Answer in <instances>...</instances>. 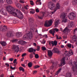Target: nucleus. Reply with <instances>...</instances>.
<instances>
[{
  "instance_id": "nucleus-1",
  "label": "nucleus",
  "mask_w": 77,
  "mask_h": 77,
  "mask_svg": "<svg viewBox=\"0 0 77 77\" xmlns=\"http://www.w3.org/2000/svg\"><path fill=\"white\" fill-rule=\"evenodd\" d=\"M11 10H12V12H11V14H13V15L15 16L19 19H23V14L20 10L18 9H15L13 7H11Z\"/></svg>"
},
{
  "instance_id": "nucleus-2",
  "label": "nucleus",
  "mask_w": 77,
  "mask_h": 77,
  "mask_svg": "<svg viewBox=\"0 0 77 77\" xmlns=\"http://www.w3.org/2000/svg\"><path fill=\"white\" fill-rule=\"evenodd\" d=\"M11 8H12V7H9L7 8V10L9 14H9L7 17L8 20H11V16H12L11 15H13V14L11 13V12L13 13V11H12V9H11Z\"/></svg>"
},
{
  "instance_id": "nucleus-3",
  "label": "nucleus",
  "mask_w": 77,
  "mask_h": 77,
  "mask_svg": "<svg viewBox=\"0 0 77 77\" xmlns=\"http://www.w3.org/2000/svg\"><path fill=\"white\" fill-rule=\"evenodd\" d=\"M53 24V20L51 19L49 20H46L45 23V27H50Z\"/></svg>"
},
{
  "instance_id": "nucleus-4",
  "label": "nucleus",
  "mask_w": 77,
  "mask_h": 77,
  "mask_svg": "<svg viewBox=\"0 0 77 77\" xmlns=\"http://www.w3.org/2000/svg\"><path fill=\"white\" fill-rule=\"evenodd\" d=\"M76 17L75 14L73 12L71 13L68 16V17L70 20H74Z\"/></svg>"
},
{
  "instance_id": "nucleus-5",
  "label": "nucleus",
  "mask_w": 77,
  "mask_h": 77,
  "mask_svg": "<svg viewBox=\"0 0 77 77\" xmlns=\"http://www.w3.org/2000/svg\"><path fill=\"white\" fill-rule=\"evenodd\" d=\"M7 26H0V30L1 32H5L6 31H7Z\"/></svg>"
},
{
  "instance_id": "nucleus-6",
  "label": "nucleus",
  "mask_w": 77,
  "mask_h": 77,
  "mask_svg": "<svg viewBox=\"0 0 77 77\" xmlns=\"http://www.w3.org/2000/svg\"><path fill=\"white\" fill-rule=\"evenodd\" d=\"M13 51H14L15 52L18 53L20 50V48L18 47V46H17L15 45H14L13 48Z\"/></svg>"
},
{
  "instance_id": "nucleus-7",
  "label": "nucleus",
  "mask_w": 77,
  "mask_h": 77,
  "mask_svg": "<svg viewBox=\"0 0 77 77\" xmlns=\"http://www.w3.org/2000/svg\"><path fill=\"white\" fill-rule=\"evenodd\" d=\"M65 60H66L65 57H64L62 58L60 65L59 64L60 66H61L62 65L63 66L66 64V63H65Z\"/></svg>"
},
{
  "instance_id": "nucleus-8",
  "label": "nucleus",
  "mask_w": 77,
  "mask_h": 77,
  "mask_svg": "<svg viewBox=\"0 0 77 77\" xmlns=\"http://www.w3.org/2000/svg\"><path fill=\"white\" fill-rule=\"evenodd\" d=\"M55 31H56V32H59V29L57 28H55L53 30H50V33H51V34H52V35L53 36H54V33H55Z\"/></svg>"
},
{
  "instance_id": "nucleus-9",
  "label": "nucleus",
  "mask_w": 77,
  "mask_h": 77,
  "mask_svg": "<svg viewBox=\"0 0 77 77\" xmlns=\"http://www.w3.org/2000/svg\"><path fill=\"white\" fill-rule=\"evenodd\" d=\"M52 51L54 53H57V54H60V51L57 48H54Z\"/></svg>"
},
{
  "instance_id": "nucleus-10",
  "label": "nucleus",
  "mask_w": 77,
  "mask_h": 77,
  "mask_svg": "<svg viewBox=\"0 0 77 77\" xmlns=\"http://www.w3.org/2000/svg\"><path fill=\"white\" fill-rule=\"evenodd\" d=\"M0 12L2 14L5 15H7V13L6 12V10L4 8H2L0 10Z\"/></svg>"
},
{
  "instance_id": "nucleus-11",
  "label": "nucleus",
  "mask_w": 77,
  "mask_h": 77,
  "mask_svg": "<svg viewBox=\"0 0 77 77\" xmlns=\"http://www.w3.org/2000/svg\"><path fill=\"white\" fill-rule=\"evenodd\" d=\"M53 6H54V4L52 2H50L48 3V8H50L51 7Z\"/></svg>"
},
{
  "instance_id": "nucleus-12",
  "label": "nucleus",
  "mask_w": 77,
  "mask_h": 77,
  "mask_svg": "<svg viewBox=\"0 0 77 77\" xmlns=\"http://www.w3.org/2000/svg\"><path fill=\"white\" fill-rule=\"evenodd\" d=\"M48 55L49 57H51L52 56V55H53V52H52L51 51L48 50Z\"/></svg>"
},
{
  "instance_id": "nucleus-13",
  "label": "nucleus",
  "mask_w": 77,
  "mask_h": 77,
  "mask_svg": "<svg viewBox=\"0 0 77 77\" xmlns=\"http://www.w3.org/2000/svg\"><path fill=\"white\" fill-rule=\"evenodd\" d=\"M66 17V14L65 12L62 13L60 16V17L61 18H62V19L63 18H65Z\"/></svg>"
},
{
  "instance_id": "nucleus-14",
  "label": "nucleus",
  "mask_w": 77,
  "mask_h": 77,
  "mask_svg": "<svg viewBox=\"0 0 77 77\" xmlns=\"http://www.w3.org/2000/svg\"><path fill=\"white\" fill-rule=\"evenodd\" d=\"M23 33L21 32H17L16 34V36H17V38H20L22 36Z\"/></svg>"
},
{
  "instance_id": "nucleus-15",
  "label": "nucleus",
  "mask_w": 77,
  "mask_h": 77,
  "mask_svg": "<svg viewBox=\"0 0 77 77\" xmlns=\"http://www.w3.org/2000/svg\"><path fill=\"white\" fill-rule=\"evenodd\" d=\"M60 29L61 31L63 32V33H66V32L68 30V29L67 27H66L63 30V29H62V28H60Z\"/></svg>"
},
{
  "instance_id": "nucleus-16",
  "label": "nucleus",
  "mask_w": 77,
  "mask_h": 77,
  "mask_svg": "<svg viewBox=\"0 0 77 77\" xmlns=\"http://www.w3.org/2000/svg\"><path fill=\"white\" fill-rule=\"evenodd\" d=\"M60 6L59 3H57L56 5V7H55V12H56L57 9H60Z\"/></svg>"
},
{
  "instance_id": "nucleus-17",
  "label": "nucleus",
  "mask_w": 77,
  "mask_h": 77,
  "mask_svg": "<svg viewBox=\"0 0 77 77\" xmlns=\"http://www.w3.org/2000/svg\"><path fill=\"white\" fill-rule=\"evenodd\" d=\"M15 5L17 8H19L20 9L21 8V5L19 3H16L15 4Z\"/></svg>"
},
{
  "instance_id": "nucleus-18",
  "label": "nucleus",
  "mask_w": 77,
  "mask_h": 77,
  "mask_svg": "<svg viewBox=\"0 0 77 77\" xmlns=\"http://www.w3.org/2000/svg\"><path fill=\"white\" fill-rule=\"evenodd\" d=\"M29 24H31L32 23H33V19L32 18L29 17Z\"/></svg>"
},
{
  "instance_id": "nucleus-19",
  "label": "nucleus",
  "mask_w": 77,
  "mask_h": 77,
  "mask_svg": "<svg viewBox=\"0 0 77 77\" xmlns=\"http://www.w3.org/2000/svg\"><path fill=\"white\" fill-rule=\"evenodd\" d=\"M6 36L8 37H11L12 36V32H8L6 34Z\"/></svg>"
},
{
  "instance_id": "nucleus-20",
  "label": "nucleus",
  "mask_w": 77,
  "mask_h": 77,
  "mask_svg": "<svg viewBox=\"0 0 77 77\" xmlns=\"http://www.w3.org/2000/svg\"><path fill=\"white\" fill-rule=\"evenodd\" d=\"M72 40L75 42L77 41V36L75 35H74L72 37Z\"/></svg>"
},
{
  "instance_id": "nucleus-21",
  "label": "nucleus",
  "mask_w": 77,
  "mask_h": 77,
  "mask_svg": "<svg viewBox=\"0 0 77 77\" xmlns=\"http://www.w3.org/2000/svg\"><path fill=\"white\" fill-rule=\"evenodd\" d=\"M36 51V50H34L32 48H31L29 49V53H31V52H33V51Z\"/></svg>"
},
{
  "instance_id": "nucleus-22",
  "label": "nucleus",
  "mask_w": 77,
  "mask_h": 77,
  "mask_svg": "<svg viewBox=\"0 0 77 77\" xmlns=\"http://www.w3.org/2000/svg\"><path fill=\"white\" fill-rule=\"evenodd\" d=\"M59 23H60V20H58L56 21L54 23V25L55 27H57V26L58 25V24H59Z\"/></svg>"
},
{
  "instance_id": "nucleus-23",
  "label": "nucleus",
  "mask_w": 77,
  "mask_h": 77,
  "mask_svg": "<svg viewBox=\"0 0 77 77\" xmlns=\"http://www.w3.org/2000/svg\"><path fill=\"white\" fill-rule=\"evenodd\" d=\"M41 0H37L35 2V3L37 5H41L42 4L41 2Z\"/></svg>"
},
{
  "instance_id": "nucleus-24",
  "label": "nucleus",
  "mask_w": 77,
  "mask_h": 77,
  "mask_svg": "<svg viewBox=\"0 0 77 77\" xmlns=\"http://www.w3.org/2000/svg\"><path fill=\"white\" fill-rule=\"evenodd\" d=\"M55 9H56V7H55V5L54 4V6H52L51 8H50V9L51 10H54V12H52V13L53 14L54 12H55Z\"/></svg>"
},
{
  "instance_id": "nucleus-25",
  "label": "nucleus",
  "mask_w": 77,
  "mask_h": 77,
  "mask_svg": "<svg viewBox=\"0 0 77 77\" xmlns=\"http://www.w3.org/2000/svg\"><path fill=\"white\" fill-rule=\"evenodd\" d=\"M73 54V53L71 51V52H69L67 54H66V56H71V55H72Z\"/></svg>"
},
{
  "instance_id": "nucleus-26",
  "label": "nucleus",
  "mask_w": 77,
  "mask_h": 77,
  "mask_svg": "<svg viewBox=\"0 0 77 77\" xmlns=\"http://www.w3.org/2000/svg\"><path fill=\"white\" fill-rule=\"evenodd\" d=\"M0 44H1L2 46H6V43L5 42H0Z\"/></svg>"
},
{
  "instance_id": "nucleus-27",
  "label": "nucleus",
  "mask_w": 77,
  "mask_h": 77,
  "mask_svg": "<svg viewBox=\"0 0 77 77\" xmlns=\"http://www.w3.org/2000/svg\"><path fill=\"white\" fill-rule=\"evenodd\" d=\"M30 13L31 14H35V10L33 9H30Z\"/></svg>"
},
{
  "instance_id": "nucleus-28",
  "label": "nucleus",
  "mask_w": 77,
  "mask_h": 77,
  "mask_svg": "<svg viewBox=\"0 0 77 77\" xmlns=\"http://www.w3.org/2000/svg\"><path fill=\"white\" fill-rule=\"evenodd\" d=\"M66 77H72V75L70 73H67L66 75Z\"/></svg>"
},
{
  "instance_id": "nucleus-29",
  "label": "nucleus",
  "mask_w": 77,
  "mask_h": 77,
  "mask_svg": "<svg viewBox=\"0 0 77 77\" xmlns=\"http://www.w3.org/2000/svg\"><path fill=\"white\" fill-rule=\"evenodd\" d=\"M72 71L73 72H75L76 74H77V69H75V67H74L72 69Z\"/></svg>"
},
{
  "instance_id": "nucleus-30",
  "label": "nucleus",
  "mask_w": 77,
  "mask_h": 77,
  "mask_svg": "<svg viewBox=\"0 0 77 77\" xmlns=\"http://www.w3.org/2000/svg\"><path fill=\"white\" fill-rule=\"evenodd\" d=\"M6 2L8 4H12V2L11 0H6Z\"/></svg>"
},
{
  "instance_id": "nucleus-31",
  "label": "nucleus",
  "mask_w": 77,
  "mask_h": 77,
  "mask_svg": "<svg viewBox=\"0 0 77 77\" xmlns=\"http://www.w3.org/2000/svg\"><path fill=\"white\" fill-rule=\"evenodd\" d=\"M61 70H62V68L60 69H59L58 70V71L56 72L55 73L56 75H58V74H59V73H60V71H61Z\"/></svg>"
},
{
  "instance_id": "nucleus-32",
  "label": "nucleus",
  "mask_w": 77,
  "mask_h": 77,
  "mask_svg": "<svg viewBox=\"0 0 77 77\" xmlns=\"http://www.w3.org/2000/svg\"><path fill=\"white\" fill-rule=\"evenodd\" d=\"M72 3L73 5H76V4H77V0H74V1L72 2Z\"/></svg>"
},
{
  "instance_id": "nucleus-33",
  "label": "nucleus",
  "mask_w": 77,
  "mask_h": 77,
  "mask_svg": "<svg viewBox=\"0 0 77 77\" xmlns=\"http://www.w3.org/2000/svg\"><path fill=\"white\" fill-rule=\"evenodd\" d=\"M19 69L20 71H22L23 72H24L25 70L23 67H19Z\"/></svg>"
},
{
  "instance_id": "nucleus-34",
  "label": "nucleus",
  "mask_w": 77,
  "mask_h": 77,
  "mask_svg": "<svg viewBox=\"0 0 77 77\" xmlns=\"http://www.w3.org/2000/svg\"><path fill=\"white\" fill-rule=\"evenodd\" d=\"M63 20H62V23H66L67 22V19L66 18L62 19Z\"/></svg>"
},
{
  "instance_id": "nucleus-35",
  "label": "nucleus",
  "mask_w": 77,
  "mask_h": 77,
  "mask_svg": "<svg viewBox=\"0 0 77 77\" xmlns=\"http://www.w3.org/2000/svg\"><path fill=\"white\" fill-rule=\"evenodd\" d=\"M27 35L25 34V35L23 37V39H24V40H25V39H27Z\"/></svg>"
},
{
  "instance_id": "nucleus-36",
  "label": "nucleus",
  "mask_w": 77,
  "mask_h": 77,
  "mask_svg": "<svg viewBox=\"0 0 77 77\" xmlns=\"http://www.w3.org/2000/svg\"><path fill=\"white\" fill-rule=\"evenodd\" d=\"M28 65L29 68H31L32 66V63L31 62H30L28 63Z\"/></svg>"
},
{
  "instance_id": "nucleus-37",
  "label": "nucleus",
  "mask_w": 77,
  "mask_h": 77,
  "mask_svg": "<svg viewBox=\"0 0 77 77\" xmlns=\"http://www.w3.org/2000/svg\"><path fill=\"white\" fill-rule=\"evenodd\" d=\"M53 45H55V46H56L57 45V42L56 41H54V42H53Z\"/></svg>"
},
{
  "instance_id": "nucleus-38",
  "label": "nucleus",
  "mask_w": 77,
  "mask_h": 77,
  "mask_svg": "<svg viewBox=\"0 0 77 77\" xmlns=\"http://www.w3.org/2000/svg\"><path fill=\"white\" fill-rule=\"evenodd\" d=\"M49 44L50 45H52V46H53V41H49Z\"/></svg>"
},
{
  "instance_id": "nucleus-39",
  "label": "nucleus",
  "mask_w": 77,
  "mask_h": 77,
  "mask_svg": "<svg viewBox=\"0 0 77 77\" xmlns=\"http://www.w3.org/2000/svg\"><path fill=\"white\" fill-rule=\"evenodd\" d=\"M40 67V66L38 65H36L34 67V69H37V68H38Z\"/></svg>"
},
{
  "instance_id": "nucleus-40",
  "label": "nucleus",
  "mask_w": 77,
  "mask_h": 77,
  "mask_svg": "<svg viewBox=\"0 0 77 77\" xmlns=\"http://www.w3.org/2000/svg\"><path fill=\"white\" fill-rule=\"evenodd\" d=\"M73 26H74V23L73 22H70V27H72Z\"/></svg>"
},
{
  "instance_id": "nucleus-41",
  "label": "nucleus",
  "mask_w": 77,
  "mask_h": 77,
  "mask_svg": "<svg viewBox=\"0 0 77 77\" xmlns=\"http://www.w3.org/2000/svg\"><path fill=\"white\" fill-rule=\"evenodd\" d=\"M35 57L36 59H38V58H39V56L38 55V54H35Z\"/></svg>"
},
{
  "instance_id": "nucleus-42",
  "label": "nucleus",
  "mask_w": 77,
  "mask_h": 77,
  "mask_svg": "<svg viewBox=\"0 0 77 77\" xmlns=\"http://www.w3.org/2000/svg\"><path fill=\"white\" fill-rule=\"evenodd\" d=\"M33 57L34 56L32 54H31L29 55V57L30 59H32V58H33Z\"/></svg>"
},
{
  "instance_id": "nucleus-43",
  "label": "nucleus",
  "mask_w": 77,
  "mask_h": 77,
  "mask_svg": "<svg viewBox=\"0 0 77 77\" xmlns=\"http://www.w3.org/2000/svg\"><path fill=\"white\" fill-rule=\"evenodd\" d=\"M38 18H39V19H40L41 20H42L43 19V18H44V17H43V16H42L41 17L38 16Z\"/></svg>"
},
{
  "instance_id": "nucleus-44",
  "label": "nucleus",
  "mask_w": 77,
  "mask_h": 77,
  "mask_svg": "<svg viewBox=\"0 0 77 77\" xmlns=\"http://www.w3.org/2000/svg\"><path fill=\"white\" fill-rule=\"evenodd\" d=\"M42 50H43V51H45L46 50V48H45V47H42Z\"/></svg>"
},
{
  "instance_id": "nucleus-45",
  "label": "nucleus",
  "mask_w": 77,
  "mask_h": 77,
  "mask_svg": "<svg viewBox=\"0 0 77 77\" xmlns=\"http://www.w3.org/2000/svg\"><path fill=\"white\" fill-rule=\"evenodd\" d=\"M30 4L32 5V6H33L34 5V3H33V1H30Z\"/></svg>"
},
{
  "instance_id": "nucleus-46",
  "label": "nucleus",
  "mask_w": 77,
  "mask_h": 77,
  "mask_svg": "<svg viewBox=\"0 0 77 77\" xmlns=\"http://www.w3.org/2000/svg\"><path fill=\"white\" fill-rule=\"evenodd\" d=\"M67 46L68 47H69V48H71L72 47V45L71 44H69L67 45Z\"/></svg>"
},
{
  "instance_id": "nucleus-47",
  "label": "nucleus",
  "mask_w": 77,
  "mask_h": 77,
  "mask_svg": "<svg viewBox=\"0 0 77 77\" xmlns=\"http://www.w3.org/2000/svg\"><path fill=\"white\" fill-rule=\"evenodd\" d=\"M17 41H18V40L17 39H13L12 40V42H17Z\"/></svg>"
},
{
  "instance_id": "nucleus-48",
  "label": "nucleus",
  "mask_w": 77,
  "mask_h": 77,
  "mask_svg": "<svg viewBox=\"0 0 77 77\" xmlns=\"http://www.w3.org/2000/svg\"><path fill=\"white\" fill-rule=\"evenodd\" d=\"M19 2L21 3H25V2L23 0H20Z\"/></svg>"
},
{
  "instance_id": "nucleus-49",
  "label": "nucleus",
  "mask_w": 77,
  "mask_h": 77,
  "mask_svg": "<svg viewBox=\"0 0 77 77\" xmlns=\"http://www.w3.org/2000/svg\"><path fill=\"white\" fill-rule=\"evenodd\" d=\"M37 48L36 49L37 51H39L40 50V47L38 46L37 47Z\"/></svg>"
},
{
  "instance_id": "nucleus-50",
  "label": "nucleus",
  "mask_w": 77,
  "mask_h": 77,
  "mask_svg": "<svg viewBox=\"0 0 77 77\" xmlns=\"http://www.w3.org/2000/svg\"><path fill=\"white\" fill-rule=\"evenodd\" d=\"M32 37H33V35H32V34H30V35L29 36V39H31L32 38Z\"/></svg>"
},
{
  "instance_id": "nucleus-51",
  "label": "nucleus",
  "mask_w": 77,
  "mask_h": 77,
  "mask_svg": "<svg viewBox=\"0 0 77 77\" xmlns=\"http://www.w3.org/2000/svg\"><path fill=\"white\" fill-rule=\"evenodd\" d=\"M27 54L26 53H24L22 55V57H24V56H26V55Z\"/></svg>"
},
{
  "instance_id": "nucleus-52",
  "label": "nucleus",
  "mask_w": 77,
  "mask_h": 77,
  "mask_svg": "<svg viewBox=\"0 0 77 77\" xmlns=\"http://www.w3.org/2000/svg\"><path fill=\"white\" fill-rule=\"evenodd\" d=\"M50 69H54V66L52 65L50 67Z\"/></svg>"
},
{
  "instance_id": "nucleus-53",
  "label": "nucleus",
  "mask_w": 77,
  "mask_h": 77,
  "mask_svg": "<svg viewBox=\"0 0 77 77\" xmlns=\"http://www.w3.org/2000/svg\"><path fill=\"white\" fill-rule=\"evenodd\" d=\"M9 60H10L11 62H12V61L14 60V58H11L9 59Z\"/></svg>"
},
{
  "instance_id": "nucleus-54",
  "label": "nucleus",
  "mask_w": 77,
  "mask_h": 77,
  "mask_svg": "<svg viewBox=\"0 0 77 77\" xmlns=\"http://www.w3.org/2000/svg\"><path fill=\"white\" fill-rule=\"evenodd\" d=\"M35 11L36 12H37V13H38V12H39V9H38V8L36 9L35 10Z\"/></svg>"
},
{
  "instance_id": "nucleus-55",
  "label": "nucleus",
  "mask_w": 77,
  "mask_h": 77,
  "mask_svg": "<svg viewBox=\"0 0 77 77\" xmlns=\"http://www.w3.org/2000/svg\"><path fill=\"white\" fill-rule=\"evenodd\" d=\"M5 1V0H0V3H4Z\"/></svg>"
},
{
  "instance_id": "nucleus-56",
  "label": "nucleus",
  "mask_w": 77,
  "mask_h": 77,
  "mask_svg": "<svg viewBox=\"0 0 77 77\" xmlns=\"http://www.w3.org/2000/svg\"><path fill=\"white\" fill-rule=\"evenodd\" d=\"M45 12H42V16H43V17H45Z\"/></svg>"
},
{
  "instance_id": "nucleus-57",
  "label": "nucleus",
  "mask_w": 77,
  "mask_h": 77,
  "mask_svg": "<svg viewBox=\"0 0 77 77\" xmlns=\"http://www.w3.org/2000/svg\"><path fill=\"white\" fill-rule=\"evenodd\" d=\"M15 67L16 66H15L14 67H12V66H11L10 68L11 69H15Z\"/></svg>"
},
{
  "instance_id": "nucleus-58",
  "label": "nucleus",
  "mask_w": 77,
  "mask_h": 77,
  "mask_svg": "<svg viewBox=\"0 0 77 77\" xmlns=\"http://www.w3.org/2000/svg\"><path fill=\"white\" fill-rule=\"evenodd\" d=\"M17 59H15L13 61L14 63H15L17 62Z\"/></svg>"
},
{
  "instance_id": "nucleus-59",
  "label": "nucleus",
  "mask_w": 77,
  "mask_h": 77,
  "mask_svg": "<svg viewBox=\"0 0 77 77\" xmlns=\"http://www.w3.org/2000/svg\"><path fill=\"white\" fill-rule=\"evenodd\" d=\"M5 65L6 66H7V67H9V64H8V63H5Z\"/></svg>"
},
{
  "instance_id": "nucleus-60",
  "label": "nucleus",
  "mask_w": 77,
  "mask_h": 77,
  "mask_svg": "<svg viewBox=\"0 0 77 77\" xmlns=\"http://www.w3.org/2000/svg\"><path fill=\"white\" fill-rule=\"evenodd\" d=\"M37 71H33V74H36L37 73Z\"/></svg>"
},
{
  "instance_id": "nucleus-61",
  "label": "nucleus",
  "mask_w": 77,
  "mask_h": 77,
  "mask_svg": "<svg viewBox=\"0 0 77 77\" xmlns=\"http://www.w3.org/2000/svg\"><path fill=\"white\" fill-rule=\"evenodd\" d=\"M19 44H21V42H22V41H21V40H20L18 41Z\"/></svg>"
},
{
  "instance_id": "nucleus-62",
  "label": "nucleus",
  "mask_w": 77,
  "mask_h": 77,
  "mask_svg": "<svg viewBox=\"0 0 77 77\" xmlns=\"http://www.w3.org/2000/svg\"><path fill=\"white\" fill-rule=\"evenodd\" d=\"M21 65L22 66H23V67H24V68H25V64H22Z\"/></svg>"
},
{
  "instance_id": "nucleus-63",
  "label": "nucleus",
  "mask_w": 77,
  "mask_h": 77,
  "mask_svg": "<svg viewBox=\"0 0 77 77\" xmlns=\"http://www.w3.org/2000/svg\"><path fill=\"white\" fill-rule=\"evenodd\" d=\"M24 9H25L27 10V7L26 6H24Z\"/></svg>"
},
{
  "instance_id": "nucleus-64",
  "label": "nucleus",
  "mask_w": 77,
  "mask_h": 77,
  "mask_svg": "<svg viewBox=\"0 0 77 77\" xmlns=\"http://www.w3.org/2000/svg\"><path fill=\"white\" fill-rule=\"evenodd\" d=\"M0 76L1 77H3L4 76V74H2Z\"/></svg>"
}]
</instances>
